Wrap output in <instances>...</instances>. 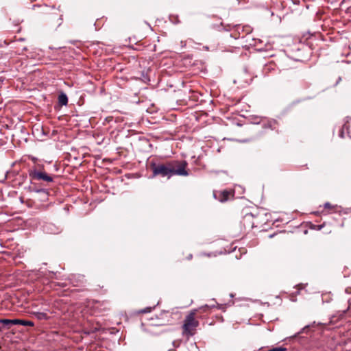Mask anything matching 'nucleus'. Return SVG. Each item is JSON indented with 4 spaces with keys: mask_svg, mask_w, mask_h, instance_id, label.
Instances as JSON below:
<instances>
[{
    "mask_svg": "<svg viewBox=\"0 0 351 351\" xmlns=\"http://www.w3.org/2000/svg\"><path fill=\"white\" fill-rule=\"evenodd\" d=\"M231 195L233 196V194L232 193V192L230 191H227V190H223L222 191L214 192V196H215V199H217V200H219L221 202H226L227 200H228L230 199V197Z\"/></svg>",
    "mask_w": 351,
    "mask_h": 351,
    "instance_id": "39448f33",
    "label": "nucleus"
},
{
    "mask_svg": "<svg viewBox=\"0 0 351 351\" xmlns=\"http://www.w3.org/2000/svg\"><path fill=\"white\" fill-rule=\"evenodd\" d=\"M152 310V308L148 307V308H144L143 310H141V313H147L151 312Z\"/></svg>",
    "mask_w": 351,
    "mask_h": 351,
    "instance_id": "f8f14e48",
    "label": "nucleus"
},
{
    "mask_svg": "<svg viewBox=\"0 0 351 351\" xmlns=\"http://www.w3.org/2000/svg\"><path fill=\"white\" fill-rule=\"evenodd\" d=\"M169 166L171 177L173 176L186 177L189 175L188 162L184 160H169Z\"/></svg>",
    "mask_w": 351,
    "mask_h": 351,
    "instance_id": "f257e3e1",
    "label": "nucleus"
},
{
    "mask_svg": "<svg viewBox=\"0 0 351 351\" xmlns=\"http://www.w3.org/2000/svg\"><path fill=\"white\" fill-rule=\"evenodd\" d=\"M340 136H341V137H343V131H342V132H341Z\"/></svg>",
    "mask_w": 351,
    "mask_h": 351,
    "instance_id": "4468645a",
    "label": "nucleus"
},
{
    "mask_svg": "<svg viewBox=\"0 0 351 351\" xmlns=\"http://www.w3.org/2000/svg\"><path fill=\"white\" fill-rule=\"evenodd\" d=\"M0 323L4 324L5 326H8V327H10V326L12 325V324H16V323H15V319H0Z\"/></svg>",
    "mask_w": 351,
    "mask_h": 351,
    "instance_id": "9d476101",
    "label": "nucleus"
},
{
    "mask_svg": "<svg viewBox=\"0 0 351 351\" xmlns=\"http://www.w3.org/2000/svg\"><path fill=\"white\" fill-rule=\"evenodd\" d=\"M3 81V80L1 79V77H0V83Z\"/></svg>",
    "mask_w": 351,
    "mask_h": 351,
    "instance_id": "2eb2a0df",
    "label": "nucleus"
},
{
    "mask_svg": "<svg viewBox=\"0 0 351 351\" xmlns=\"http://www.w3.org/2000/svg\"><path fill=\"white\" fill-rule=\"evenodd\" d=\"M324 208L330 209L331 208H332V206L329 202H326L324 204Z\"/></svg>",
    "mask_w": 351,
    "mask_h": 351,
    "instance_id": "ddd939ff",
    "label": "nucleus"
},
{
    "mask_svg": "<svg viewBox=\"0 0 351 351\" xmlns=\"http://www.w3.org/2000/svg\"><path fill=\"white\" fill-rule=\"evenodd\" d=\"M95 308L100 313H106L110 311L111 306L108 301H97L95 304Z\"/></svg>",
    "mask_w": 351,
    "mask_h": 351,
    "instance_id": "423d86ee",
    "label": "nucleus"
},
{
    "mask_svg": "<svg viewBox=\"0 0 351 351\" xmlns=\"http://www.w3.org/2000/svg\"><path fill=\"white\" fill-rule=\"evenodd\" d=\"M271 349H272V351H287V348H283V347L274 348Z\"/></svg>",
    "mask_w": 351,
    "mask_h": 351,
    "instance_id": "9b49d317",
    "label": "nucleus"
},
{
    "mask_svg": "<svg viewBox=\"0 0 351 351\" xmlns=\"http://www.w3.org/2000/svg\"><path fill=\"white\" fill-rule=\"evenodd\" d=\"M29 175L32 180H43L46 182H53V177L48 175L45 171H40L37 170L36 169H30L29 171Z\"/></svg>",
    "mask_w": 351,
    "mask_h": 351,
    "instance_id": "20e7f679",
    "label": "nucleus"
},
{
    "mask_svg": "<svg viewBox=\"0 0 351 351\" xmlns=\"http://www.w3.org/2000/svg\"><path fill=\"white\" fill-rule=\"evenodd\" d=\"M204 308H208V305H206V306H204Z\"/></svg>",
    "mask_w": 351,
    "mask_h": 351,
    "instance_id": "dca6fc26",
    "label": "nucleus"
},
{
    "mask_svg": "<svg viewBox=\"0 0 351 351\" xmlns=\"http://www.w3.org/2000/svg\"><path fill=\"white\" fill-rule=\"evenodd\" d=\"M58 103L61 106H66L68 103V97L66 94L62 93L58 95Z\"/></svg>",
    "mask_w": 351,
    "mask_h": 351,
    "instance_id": "0eeeda50",
    "label": "nucleus"
},
{
    "mask_svg": "<svg viewBox=\"0 0 351 351\" xmlns=\"http://www.w3.org/2000/svg\"><path fill=\"white\" fill-rule=\"evenodd\" d=\"M34 315L38 320H47L49 317L46 313L43 312H35Z\"/></svg>",
    "mask_w": 351,
    "mask_h": 351,
    "instance_id": "6e6552de",
    "label": "nucleus"
},
{
    "mask_svg": "<svg viewBox=\"0 0 351 351\" xmlns=\"http://www.w3.org/2000/svg\"><path fill=\"white\" fill-rule=\"evenodd\" d=\"M197 311L196 309L193 310L186 315L182 326L183 334L189 336L195 334V329L199 325V322L195 319Z\"/></svg>",
    "mask_w": 351,
    "mask_h": 351,
    "instance_id": "f03ea898",
    "label": "nucleus"
},
{
    "mask_svg": "<svg viewBox=\"0 0 351 351\" xmlns=\"http://www.w3.org/2000/svg\"><path fill=\"white\" fill-rule=\"evenodd\" d=\"M15 323L16 324H20L22 326H34V324L32 321L24 320V319H15Z\"/></svg>",
    "mask_w": 351,
    "mask_h": 351,
    "instance_id": "1a4fd4ad",
    "label": "nucleus"
},
{
    "mask_svg": "<svg viewBox=\"0 0 351 351\" xmlns=\"http://www.w3.org/2000/svg\"><path fill=\"white\" fill-rule=\"evenodd\" d=\"M169 351H176V350H170Z\"/></svg>",
    "mask_w": 351,
    "mask_h": 351,
    "instance_id": "f3484780",
    "label": "nucleus"
},
{
    "mask_svg": "<svg viewBox=\"0 0 351 351\" xmlns=\"http://www.w3.org/2000/svg\"><path fill=\"white\" fill-rule=\"evenodd\" d=\"M150 168L154 176H160L161 177H167L168 178L171 177L169 166V160L165 162L158 164L152 163L150 165Z\"/></svg>",
    "mask_w": 351,
    "mask_h": 351,
    "instance_id": "7ed1b4c3",
    "label": "nucleus"
}]
</instances>
